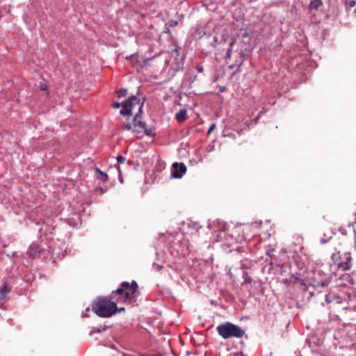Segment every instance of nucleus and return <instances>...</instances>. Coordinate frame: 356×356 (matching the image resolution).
<instances>
[{
	"mask_svg": "<svg viewBox=\"0 0 356 356\" xmlns=\"http://www.w3.org/2000/svg\"><path fill=\"white\" fill-rule=\"evenodd\" d=\"M213 40H214V42L216 43V42H217V41H218V38H217L216 36H214V37H213Z\"/></svg>",
	"mask_w": 356,
	"mask_h": 356,
	"instance_id": "393cba45",
	"label": "nucleus"
},
{
	"mask_svg": "<svg viewBox=\"0 0 356 356\" xmlns=\"http://www.w3.org/2000/svg\"><path fill=\"white\" fill-rule=\"evenodd\" d=\"M8 291V284L5 282L3 287L0 289V294L1 295V298H5Z\"/></svg>",
	"mask_w": 356,
	"mask_h": 356,
	"instance_id": "9b49d317",
	"label": "nucleus"
},
{
	"mask_svg": "<svg viewBox=\"0 0 356 356\" xmlns=\"http://www.w3.org/2000/svg\"><path fill=\"white\" fill-rule=\"evenodd\" d=\"M323 6L321 0H313L309 5V10L310 12L318 10Z\"/></svg>",
	"mask_w": 356,
	"mask_h": 356,
	"instance_id": "0eeeda50",
	"label": "nucleus"
},
{
	"mask_svg": "<svg viewBox=\"0 0 356 356\" xmlns=\"http://www.w3.org/2000/svg\"><path fill=\"white\" fill-rule=\"evenodd\" d=\"M340 259H343V261L337 263L338 269H341L344 271L350 270L352 267L353 260L350 252H347L343 253L341 257H340Z\"/></svg>",
	"mask_w": 356,
	"mask_h": 356,
	"instance_id": "20e7f679",
	"label": "nucleus"
},
{
	"mask_svg": "<svg viewBox=\"0 0 356 356\" xmlns=\"http://www.w3.org/2000/svg\"><path fill=\"white\" fill-rule=\"evenodd\" d=\"M125 160V158L121 155L117 156V161L119 163H123Z\"/></svg>",
	"mask_w": 356,
	"mask_h": 356,
	"instance_id": "dca6fc26",
	"label": "nucleus"
},
{
	"mask_svg": "<svg viewBox=\"0 0 356 356\" xmlns=\"http://www.w3.org/2000/svg\"><path fill=\"white\" fill-rule=\"evenodd\" d=\"M143 130L144 131L145 134L149 136H155L154 133L151 129H147L146 127Z\"/></svg>",
	"mask_w": 356,
	"mask_h": 356,
	"instance_id": "4468645a",
	"label": "nucleus"
},
{
	"mask_svg": "<svg viewBox=\"0 0 356 356\" xmlns=\"http://www.w3.org/2000/svg\"><path fill=\"white\" fill-rule=\"evenodd\" d=\"M175 51L177 53V54H179L178 53V50L177 49H175Z\"/></svg>",
	"mask_w": 356,
	"mask_h": 356,
	"instance_id": "c756f323",
	"label": "nucleus"
},
{
	"mask_svg": "<svg viewBox=\"0 0 356 356\" xmlns=\"http://www.w3.org/2000/svg\"><path fill=\"white\" fill-rule=\"evenodd\" d=\"M173 171L172 172L171 177L174 178H181L186 171V165L182 163H174L172 165Z\"/></svg>",
	"mask_w": 356,
	"mask_h": 356,
	"instance_id": "39448f33",
	"label": "nucleus"
},
{
	"mask_svg": "<svg viewBox=\"0 0 356 356\" xmlns=\"http://www.w3.org/2000/svg\"><path fill=\"white\" fill-rule=\"evenodd\" d=\"M325 300H326V301H327V302H330V300H329V298H328V296H326V298H325Z\"/></svg>",
	"mask_w": 356,
	"mask_h": 356,
	"instance_id": "bb28decb",
	"label": "nucleus"
},
{
	"mask_svg": "<svg viewBox=\"0 0 356 356\" xmlns=\"http://www.w3.org/2000/svg\"><path fill=\"white\" fill-rule=\"evenodd\" d=\"M113 107L114 108H119L120 107V103H118V102H115V103H113Z\"/></svg>",
	"mask_w": 356,
	"mask_h": 356,
	"instance_id": "4be33fe9",
	"label": "nucleus"
},
{
	"mask_svg": "<svg viewBox=\"0 0 356 356\" xmlns=\"http://www.w3.org/2000/svg\"><path fill=\"white\" fill-rule=\"evenodd\" d=\"M187 117V111L185 109L180 110L176 113L175 118L179 122H184Z\"/></svg>",
	"mask_w": 356,
	"mask_h": 356,
	"instance_id": "1a4fd4ad",
	"label": "nucleus"
},
{
	"mask_svg": "<svg viewBox=\"0 0 356 356\" xmlns=\"http://www.w3.org/2000/svg\"><path fill=\"white\" fill-rule=\"evenodd\" d=\"M208 227L215 232H222L226 230V223L220 220H216L208 225Z\"/></svg>",
	"mask_w": 356,
	"mask_h": 356,
	"instance_id": "423d86ee",
	"label": "nucleus"
},
{
	"mask_svg": "<svg viewBox=\"0 0 356 356\" xmlns=\"http://www.w3.org/2000/svg\"><path fill=\"white\" fill-rule=\"evenodd\" d=\"M127 93V90L125 88H122L118 92V96L119 98L124 97Z\"/></svg>",
	"mask_w": 356,
	"mask_h": 356,
	"instance_id": "ddd939ff",
	"label": "nucleus"
},
{
	"mask_svg": "<svg viewBox=\"0 0 356 356\" xmlns=\"http://www.w3.org/2000/svg\"><path fill=\"white\" fill-rule=\"evenodd\" d=\"M124 307H120L118 311L119 312H122V311H124Z\"/></svg>",
	"mask_w": 356,
	"mask_h": 356,
	"instance_id": "a878e982",
	"label": "nucleus"
},
{
	"mask_svg": "<svg viewBox=\"0 0 356 356\" xmlns=\"http://www.w3.org/2000/svg\"><path fill=\"white\" fill-rule=\"evenodd\" d=\"M40 88L42 90H46L47 89V86L44 83H40Z\"/></svg>",
	"mask_w": 356,
	"mask_h": 356,
	"instance_id": "412c9836",
	"label": "nucleus"
},
{
	"mask_svg": "<svg viewBox=\"0 0 356 356\" xmlns=\"http://www.w3.org/2000/svg\"><path fill=\"white\" fill-rule=\"evenodd\" d=\"M355 249L356 250V230L355 231Z\"/></svg>",
	"mask_w": 356,
	"mask_h": 356,
	"instance_id": "b1692460",
	"label": "nucleus"
},
{
	"mask_svg": "<svg viewBox=\"0 0 356 356\" xmlns=\"http://www.w3.org/2000/svg\"><path fill=\"white\" fill-rule=\"evenodd\" d=\"M215 128H216V124H212L208 130L207 134H210Z\"/></svg>",
	"mask_w": 356,
	"mask_h": 356,
	"instance_id": "a211bd4d",
	"label": "nucleus"
},
{
	"mask_svg": "<svg viewBox=\"0 0 356 356\" xmlns=\"http://www.w3.org/2000/svg\"><path fill=\"white\" fill-rule=\"evenodd\" d=\"M353 276H355V272H353L351 274L346 273L342 275L343 280L347 282L350 284H354L355 280Z\"/></svg>",
	"mask_w": 356,
	"mask_h": 356,
	"instance_id": "9d476101",
	"label": "nucleus"
},
{
	"mask_svg": "<svg viewBox=\"0 0 356 356\" xmlns=\"http://www.w3.org/2000/svg\"><path fill=\"white\" fill-rule=\"evenodd\" d=\"M348 5L350 8H353L356 5V1L355 0H350L348 1Z\"/></svg>",
	"mask_w": 356,
	"mask_h": 356,
	"instance_id": "f3484780",
	"label": "nucleus"
},
{
	"mask_svg": "<svg viewBox=\"0 0 356 356\" xmlns=\"http://www.w3.org/2000/svg\"><path fill=\"white\" fill-rule=\"evenodd\" d=\"M355 13H356V8H355Z\"/></svg>",
	"mask_w": 356,
	"mask_h": 356,
	"instance_id": "7c9ffc66",
	"label": "nucleus"
},
{
	"mask_svg": "<svg viewBox=\"0 0 356 356\" xmlns=\"http://www.w3.org/2000/svg\"><path fill=\"white\" fill-rule=\"evenodd\" d=\"M338 257V256H337V254H332V259L334 261H335V259H336V257Z\"/></svg>",
	"mask_w": 356,
	"mask_h": 356,
	"instance_id": "5701e85b",
	"label": "nucleus"
},
{
	"mask_svg": "<svg viewBox=\"0 0 356 356\" xmlns=\"http://www.w3.org/2000/svg\"><path fill=\"white\" fill-rule=\"evenodd\" d=\"M233 44H234V42H231V44H230V47H229V49H227V51L226 55H227V56L228 58H229V57L231 56V53H232V46H233Z\"/></svg>",
	"mask_w": 356,
	"mask_h": 356,
	"instance_id": "2eb2a0df",
	"label": "nucleus"
},
{
	"mask_svg": "<svg viewBox=\"0 0 356 356\" xmlns=\"http://www.w3.org/2000/svg\"><path fill=\"white\" fill-rule=\"evenodd\" d=\"M197 70L198 72L202 73L204 71V67L202 65H197Z\"/></svg>",
	"mask_w": 356,
	"mask_h": 356,
	"instance_id": "aec40b11",
	"label": "nucleus"
},
{
	"mask_svg": "<svg viewBox=\"0 0 356 356\" xmlns=\"http://www.w3.org/2000/svg\"><path fill=\"white\" fill-rule=\"evenodd\" d=\"M277 3H275V2H273V3H271V6H277Z\"/></svg>",
	"mask_w": 356,
	"mask_h": 356,
	"instance_id": "cd10ccee",
	"label": "nucleus"
},
{
	"mask_svg": "<svg viewBox=\"0 0 356 356\" xmlns=\"http://www.w3.org/2000/svg\"><path fill=\"white\" fill-rule=\"evenodd\" d=\"M95 332H100V330L97 329V330H95Z\"/></svg>",
	"mask_w": 356,
	"mask_h": 356,
	"instance_id": "c85d7f7f",
	"label": "nucleus"
},
{
	"mask_svg": "<svg viewBox=\"0 0 356 356\" xmlns=\"http://www.w3.org/2000/svg\"><path fill=\"white\" fill-rule=\"evenodd\" d=\"M133 128L134 126L132 127V125L130 123H127V124L124 125V129H126L127 130L132 131Z\"/></svg>",
	"mask_w": 356,
	"mask_h": 356,
	"instance_id": "6ab92c4d",
	"label": "nucleus"
},
{
	"mask_svg": "<svg viewBox=\"0 0 356 356\" xmlns=\"http://www.w3.org/2000/svg\"><path fill=\"white\" fill-rule=\"evenodd\" d=\"M216 330L218 334L225 339L241 338L245 334V331L241 327L229 322L219 325Z\"/></svg>",
	"mask_w": 356,
	"mask_h": 356,
	"instance_id": "7ed1b4c3",
	"label": "nucleus"
},
{
	"mask_svg": "<svg viewBox=\"0 0 356 356\" xmlns=\"http://www.w3.org/2000/svg\"><path fill=\"white\" fill-rule=\"evenodd\" d=\"M126 59L130 60L134 65V62H138V55L137 54H133L130 56H126Z\"/></svg>",
	"mask_w": 356,
	"mask_h": 356,
	"instance_id": "f8f14e48",
	"label": "nucleus"
},
{
	"mask_svg": "<svg viewBox=\"0 0 356 356\" xmlns=\"http://www.w3.org/2000/svg\"><path fill=\"white\" fill-rule=\"evenodd\" d=\"M144 104V100L141 102L140 99L136 95L131 96L129 99L126 100L122 104V108L120 110L122 115H131L132 110L138 106V113L136 114L133 124V133L139 134L146 127L145 122L142 120V110Z\"/></svg>",
	"mask_w": 356,
	"mask_h": 356,
	"instance_id": "f03ea898",
	"label": "nucleus"
},
{
	"mask_svg": "<svg viewBox=\"0 0 356 356\" xmlns=\"http://www.w3.org/2000/svg\"><path fill=\"white\" fill-rule=\"evenodd\" d=\"M95 171L96 172V177L99 180L104 182L108 180V175L102 172L99 168H95Z\"/></svg>",
	"mask_w": 356,
	"mask_h": 356,
	"instance_id": "6e6552de",
	"label": "nucleus"
},
{
	"mask_svg": "<svg viewBox=\"0 0 356 356\" xmlns=\"http://www.w3.org/2000/svg\"><path fill=\"white\" fill-rule=\"evenodd\" d=\"M138 287V284L135 281H132L131 284L123 282L120 286L112 293L111 298L115 302L106 298L99 299L93 305V310L97 316L104 318L115 314L118 310L117 302L133 305L136 302Z\"/></svg>",
	"mask_w": 356,
	"mask_h": 356,
	"instance_id": "f257e3e1",
	"label": "nucleus"
}]
</instances>
